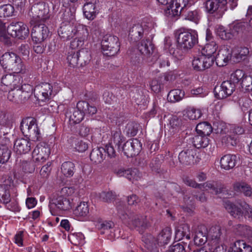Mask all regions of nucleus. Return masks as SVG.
<instances>
[{"label":"nucleus","mask_w":252,"mask_h":252,"mask_svg":"<svg viewBox=\"0 0 252 252\" xmlns=\"http://www.w3.org/2000/svg\"><path fill=\"white\" fill-rule=\"evenodd\" d=\"M90 28L86 25H73L70 23L62 24L58 30V34L63 40L72 39L70 47L72 49L81 48L90 39Z\"/></svg>","instance_id":"obj_1"},{"label":"nucleus","mask_w":252,"mask_h":252,"mask_svg":"<svg viewBox=\"0 0 252 252\" xmlns=\"http://www.w3.org/2000/svg\"><path fill=\"white\" fill-rule=\"evenodd\" d=\"M75 192L73 187H64L50 197L48 207L52 215L67 211L72 208V204L69 197Z\"/></svg>","instance_id":"obj_2"},{"label":"nucleus","mask_w":252,"mask_h":252,"mask_svg":"<svg viewBox=\"0 0 252 252\" xmlns=\"http://www.w3.org/2000/svg\"><path fill=\"white\" fill-rule=\"evenodd\" d=\"M171 236V230L169 228L163 229L158 236L157 240L151 234H146L142 237V241L146 248L145 252H159L157 245H162L168 243Z\"/></svg>","instance_id":"obj_3"},{"label":"nucleus","mask_w":252,"mask_h":252,"mask_svg":"<svg viewBox=\"0 0 252 252\" xmlns=\"http://www.w3.org/2000/svg\"><path fill=\"white\" fill-rule=\"evenodd\" d=\"M0 64L7 70L14 73L24 72L25 66L19 56L13 52H6L0 59Z\"/></svg>","instance_id":"obj_4"},{"label":"nucleus","mask_w":252,"mask_h":252,"mask_svg":"<svg viewBox=\"0 0 252 252\" xmlns=\"http://www.w3.org/2000/svg\"><path fill=\"white\" fill-rule=\"evenodd\" d=\"M223 206L233 217L240 219L244 216L252 220V207L246 202L234 204L229 200H225Z\"/></svg>","instance_id":"obj_5"},{"label":"nucleus","mask_w":252,"mask_h":252,"mask_svg":"<svg viewBox=\"0 0 252 252\" xmlns=\"http://www.w3.org/2000/svg\"><path fill=\"white\" fill-rule=\"evenodd\" d=\"M21 130L27 137H30L34 141H39L41 135L37 126L36 120L32 117H27L23 119L21 123Z\"/></svg>","instance_id":"obj_6"},{"label":"nucleus","mask_w":252,"mask_h":252,"mask_svg":"<svg viewBox=\"0 0 252 252\" xmlns=\"http://www.w3.org/2000/svg\"><path fill=\"white\" fill-rule=\"evenodd\" d=\"M178 47L187 52L198 43V35L195 32H184L176 35Z\"/></svg>","instance_id":"obj_7"},{"label":"nucleus","mask_w":252,"mask_h":252,"mask_svg":"<svg viewBox=\"0 0 252 252\" xmlns=\"http://www.w3.org/2000/svg\"><path fill=\"white\" fill-rule=\"evenodd\" d=\"M59 90L48 83H43L36 85L33 90L35 97L38 101H46L54 96Z\"/></svg>","instance_id":"obj_8"},{"label":"nucleus","mask_w":252,"mask_h":252,"mask_svg":"<svg viewBox=\"0 0 252 252\" xmlns=\"http://www.w3.org/2000/svg\"><path fill=\"white\" fill-rule=\"evenodd\" d=\"M103 53L108 56H115L119 51L120 44L117 36L105 35L101 41Z\"/></svg>","instance_id":"obj_9"},{"label":"nucleus","mask_w":252,"mask_h":252,"mask_svg":"<svg viewBox=\"0 0 252 252\" xmlns=\"http://www.w3.org/2000/svg\"><path fill=\"white\" fill-rule=\"evenodd\" d=\"M184 182L187 186L198 188L202 190L210 191L211 193L216 194L222 192L223 189V185L216 182H207L203 184H198L195 181L189 178L185 179Z\"/></svg>","instance_id":"obj_10"},{"label":"nucleus","mask_w":252,"mask_h":252,"mask_svg":"<svg viewBox=\"0 0 252 252\" xmlns=\"http://www.w3.org/2000/svg\"><path fill=\"white\" fill-rule=\"evenodd\" d=\"M7 32L11 36L19 39L25 38L29 34L27 26L21 22H12L7 27Z\"/></svg>","instance_id":"obj_11"},{"label":"nucleus","mask_w":252,"mask_h":252,"mask_svg":"<svg viewBox=\"0 0 252 252\" xmlns=\"http://www.w3.org/2000/svg\"><path fill=\"white\" fill-rule=\"evenodd\" d=\"M49 9L47 4L44 2L34 5L31 9L32 21L34 22L44 21L49 18Z\"/></svg>","instance_id":"obj_12"},{"label":"nucleus","mask_w":252,"mask_h":252,"mask_svg":"<svg viewBox=\"0 0 252 252\" xmlns=\"http://www.w3.org/2000/svg\"><path fill=\"white\" fill-rule=\"evenodd\" d=\"M214 57H207L201 53L193 58L192 65L194 70L203 71L210 68L214 64Z\"/></svg>","instance_id":"obj_13"},{"label":"nucleus","mask_w":252,"mask_h":252,"mask_svg":"<svg viewBox=\"0 0 252 252\" xmlns=\"http://www.w3.org/2000/svg\"><path fill=\"white\" fill-rule=\"evenodd\" d=\"M22 83L21 77L12 74H6L2 76L0 84V89L7 91L10 89L16 88Z\"/></svg>","instance_id":"obj_14"},{"label":"nucleus","mask_w":252,"mask_h":252,"mask_svg":"<svg viewBox=\"0 0 252 252\" xmlns=\"http://www.w3.org/2000/svg\"><path fill=\"white\" fill-rule=\"evenodd\" d=\"M50 154V148L45 143H41L36 145L32 153L33 160L36 162L42 163L49 157Z\"/></svg>","instance_id":"obj_15"},{"label":"nucleus","mask_w":252,"mask_h":252,"mask_svg":"<svg viewBox=\"0 0 252 252\" xmlns=\"http://www.w3.org/2000/svg\"><path fill=\"white\" fill-rule=\"evenodd\" d=\"M227 0H208L205 3V7L208 12H216L218 17H221L226 10L225 7Z\"/></svg>","instance_id":"obj_16"},{"label":"nucleus","mask_w":252,"mask_h":252,"mask_svg":"<svg viewBox=\"0 0 252 252\" xmlns=\"http://www.w3.org/2000/svg\"><path fill=\"white\" fill-rule=\"evenodd\" d=\"M49 34L47 26L43 24L35 25L33 26L31 33L32 41L35 44H40L46 40Z\"/></svg>","instance_id":"obj_17"},{"label":"nucleus","mask_w":252,"mask_h":252,"mask_svg":"<svg viewBox=\"0 0 252 252\" xmlns=\"http://www.w3.org/2000/svg\"><path fill=\"white\" fill-rule=\"evenodd\" d=\"M124 209V206L123 205H121L120 207H117L118 215L122 220L125 221V223H127L130 227L132 228L142 225L139 216L134 214L128 216L126 214H125Z\"/></svg>","instance_id":"obj_18"},{"label":"nucleus","mask_w":252,"mask_h":252,"mask_svg":"<svg viewBox=\"0 0 252 252\" xmlns=\"http://www.w3.org/2000/svg\"><path fill=\"white\" fill-rule=\"evenodd\" d=\"M236 88V86L229 80L223 81L218 92L215 89V94L216 97L219 99H223L231 95Z\"/></svg>","instance_id":"obj_19"},{"label":"nucleus","mask_w":252,"mask_h":252,"mask_svg":"<svg viewBox=\"0 0 252 252\" xmlns=\"http://www.w3.org/2000/svg\"><path fill=\"white\" fill-rule=\"evenodd\" d=\"M171 2L165 12L169 16L174 17L180 14L182 10L188 4V0H173Z\"/></svg>","instance_id":"obj_20"},{"label":"nucleus","mask_w":252,"mask_h":252,"mask_svg":"<svg viewBox=\"0 0 252 252\" xmlns=\"http://www.w3.org/2000/svg\"><path fill=\"white\" fill-rule=\"evenodd\" d=\"M232 56V50L226 46H221L216 57V64L219 66H223L227 64Z\"/></svg>","instance_id":"obj_21"},{"label":"nucleus","mask_w":252,"mask_h":252,"mask_svg":"<svg viewBox=\"0 0 252 252\" xmlns=\"http://www.w3.org/2000/svg\"><path fill=\"white\" fill-rule=\"evenodd\" d=\"M32 142L29 139L20 138L14 143V150L17 154H26L31 150Z\"/></svg>","instance_id":"obj_22"},{"label":"nucleus","mask_w":252,"mask_h":252,"mask_svg":"<svg viewBox=\"0 0 252 252\" xmlns=\"http://www.w3.org/2000/svg\"><path fill=\"white\" fill-rule=\"evenodd\" d=\"M237 161V158L235 155H225L220 160V166L221 169L228 170L235 167Z\"/></svg>","instance_id":"obj_23"},{"label":"nucleus","mask_w":252,"mask_h":252,"mask_svg":"<svg viewBox=\"0 0 252 252\" xmlns=\"http://www.w3.org/2000/svg\"><path fill=\"white\" fill-rule=\"evenodd\" d=\"M149 32V28L146 24H138L132 27L129 34L136 40L141 38L144 35H147Z\"/></svg>","instance_id":"obj_24"},{"label":"nucleus","mask_w":252,"mask_h":252,"mask_svg":"<svg viewBox=\"0 0 252 252\" xmlns=\"http://www.w3.org/2000/svg\"><path fill=\"white\" fill-rule=\"evenodd\" d=\"M196 150L194 149H189L181 152L179 155V160L184 164H190L193 162Z\"/></svg>","instance_id":"obj_25"},{"label":"nucleus","mask_w":252,"mask_h":252,"mask_svg":"<svg viewBox=\"0 0 252 252\" xmlns=\"http://www.w3.org/2000/svg\"><path fill=\"white\" fill-rule=\"evenodd\" d=\"M140 53L146 56H150L154 53V46L150 39H143L138 46Z\"/></svg>","instance_id":"obj_26"},{"label":"nucleus","mask_w":252,"mask_h":252,"mask_svg":"<svg viewBox=\"0 0 252 252\" xmlns=\"http://www.w3.org/2000/svg\"><path fill=\"white\" fill-rule=\"evenodd\" d=\"M226 127L227 129V132L229 133H227V135L222 139V142L226 144L230 143V141L232 139L230 133H233L236 134H242L244 132V129L241 126L228 125L226 126ZM230 144L233 145L232 142H231Z\"/></svg>","instance_id":"obj_27"},{"label":"nucleus","mask_w":252,"mask_h":252,"mask_svg":"<svg viewBox=\"0 0 252 252\" xmlns=\"http://www.w3.org/2000/svg\"><path fill=\"white\" fill-rule=\"evenodd\" d=\"M183 116L185 119L195 120L199 119L202 115L200 109L194 107H188L183 112Z\"/></svg>","instance_id":"obj_28"},{"label":"nucleus","mask_w":252,"mask_h":252,"mask_svg":"<svg viewBox=\"0 0 252 252\" xmlns=\"http://www.w3.org/2000/svg\"><path fill=\"white\" fill-rule=\"evenodd\" d=\"M233 189L238 193H243L245 196H251L252 194V188L247 183L242 181L236 182L233 184Z\"/></svg>","instance_id":"obj_29"},{"label":"nucleus","mask_w":252,"mask_h":252,"mask_svg":"<svg viewBox=\"0 0 252 252\" xmlns=\"http://www.w3.org/2000/svg\"><path fill=\"white\" fill-rule=\"evenodd\" d=\"M15 189L10 185L6 184L0 186V200L4 204H7L11 200L10 192Z\"/></svg>","instance_id":"obj_30"},{"label":"nucleus","mask_w":252,"mask_h":252,"mask_svg":"<svg viewBox=\"0 0 252 252\" xmlns=\"http://www.w3.org/2000/svg\"><path fill=\"white\" fill-rule=\"evenodd\" d=\"M228 252H252V248L243 241L239 240L231 245Z\"/></svg>","instance_id":"obj_31"},{"label":"nucleus","mask_w":252,"mask_h":252,"mask_svg":"<svg viewBox=\"0 0 252 252\" xmlns=\"http://www.w3.org/2000/svg\"><path fill=\"white\" fill-rule=\"evenodd\" d=\"M89 213V205L86 202H80L73 211L74 216L78 219L87 217Z\"/></svg>","instance_id":"obj_32"},{"label":"nucleus","mask_w":252,"mask_h":252,"mask_svg":"<svg viewBox=\"0 0 252 252\" xmlns=\"http://www.w3.org/2000/svg\"><path fill=\"white\" fill-rule=\"evenodd\" d=\"M189 227L186 224H184L178 226L175 231V239L179 241L182 240L184 237L187 239H189Z\"/></svg>","instance_id":"obj_33"},{"label":"nucleus","mask_w":252,"mask_h":252,"mask_svg":"<svg viewBox=\"0 0 252 252\" xmlns=\"http://www.w3.org/2000/svg\"><path fill=\"white\" fill-rule=\"evenodd\" d=\"M218 49L217 43L214 41H210L206 44L202 50V53L207 57H214V54Z\"/></svg>","instance_id":"obj_34"},{"label":"nucleus","mask_w":252,"mask_h":252,"mask_svg":"<svg viewBox=\"0 0 252 252\" xmlns=\"http://www.w3.org/2000/svg\"><path fill=\"white\" fill-rule=\"evenodd\" d=\"M125 140V137L122 134L121 132L120 131H116L112 133L109 143L114 145L115 148H117L118 150L120 151Z\"/></svg>","instance_id":"obj_35"},{"label":"nucleus","mask_w":252,"mask_h":252,"mask_svg":"<svg viewBox=\"0 0 252 252\" xmlns=\"http://www.w3.org/2000/svg\"><path fill=\"white\" fill-rule=\"evenodd\" d=\"M83 13L88 19H94L96 14L95 4L93 2H87L84 5Z\"/></svg>","instance_id":"obj_36"},{"label":"nucleus","mask_w":252,"mask_h":252,"mask_svg":"<svg viewBox=\"0 0 252 252\" xmlns=\"http://www.w3.org/2000/svg\"><path fill=\"white\" fill-rule=\"evenodd\" d=\"M216 33L223 40H228L233 38L229 27L226 29L222 26H218L216 29Z\"/></svg>","instance_id":"obj_37"},{"label":"nucleus","mask_w":252,"mask_h":252,"mask_svg":"<svg viewBox=\"0 0 252 252\" xmlns=\"http://www.w3.org/2000/svg\"><path fill=\"white\" fill-rule=\"evenodd\" d=\"M249 53V49L245 47H236L232 50V56L237 62L244 59Z\"/></svg>","instance_id":"obj_38"},{"label":"nucleus","mask_w":252,"mask_h":252,"mask_svg":"<svg viewBox=\"0 0 252 252\" xmlns=\"http://www.w3.org/2000/svg\"><path fill=\"white\" fill-rule=\"evenodd\" d=\"M192 143L196 148H205L209 145V139L206 136L198 134L193 138Z\"/></svg>","instance_id":"obj_39"},{"label":"nucleus","mask_w":252,"mask_h":252,"mask_svg":"<svg viewBox=\"0 0 252 252\" xmlns=\"http://www.w3.org/2000/svg\"><path fill=\"white\" fill-rule=\"evenodd\" d=\"M164 48L168 51L169 53L176 58L177 59H181L183 55L179 50H175L172 46L171 40L169 37H165L164 41Z\"/></svg>","instance_id":"obj_40"},{"label":"nucleus","mask_w":252,"mask_h":252,"mask_svg":"<svg viewBox=\"0 0 252 252\" xmlns=\"http://www.w3.org/2000/svg\"><path fill=\"white\" fill-rule=\"evenodd\" d=\"M20 93V102L28 99L33 92L32 87L29 84L21 85Z\"/></svg>","instance_id":"obj_41"},{"label":"nucleus","mask_w":252,"mask_h":252,"mask_svg":"<svg viewBox=\"0 0 252 252\" xmlns=\"http://www.w3.org/2000/svg\"><path fill=\"white\" fill-rule=\"evenodd\" d=\"M196 130L197 134L207 136L212 132V127L208 123L202 122L197 125Z\"/></svg>","instance_id":"obj_42"},{"label":"nucleus","mask_w":252,"mask_h":252,"mask_svg":"<svg viewBox=\"0 0 252 252\" xmlns=\"http://www.w3.org/2000/svg\"><path fill=\"white\" fill-rule=\"evenodd\" d=\"M68 239L75 246H82L85 243V238L82 233H73L68 235Z\"/></svg>","instance_id":"obj_43"},{"label":"nucleus","mask_w":252,"mask_h":252,"mask_svg":"<svg viewBox=\"0 0 252 252\" xmlns=\"http://www.w3.org/2000/svg\"><path fill=\"white\" fill-rule=\"evenodd\" d=\"M104 148L94 149L90 154V159L94 163H100L103 160Z\"/></svg>","instance_id":"obj_44"},{"label":"nucleus","mask_w":252,"mask_h":252,"mask_svg":"<svg viewBox=\"0 0 252 252\" xmlns=\"http://www.w3.org/2000/svg\"><path fill=\"white\" fill-rule=\"evenodd\" d=\"M74 167L73 163L70 161L64 162L61 166V172L64 176L70 177L74 174Z\"/></svg>","instance_id":"obj_45"},{"label":"nucleus","mask_w":252,"mask_h":252,"mask_svg":"<svg viewBox=\"0 0 252 252\" xmlns=\"http://www.w3.org/2000/svg\"><path fill=\"white\" fill-rule=\"evenodd\" d=\"M184 92L180 89L171 90L168 94L167 99L172 102L179 101L182 99Z\"/></svg>","instance_id":"obj_46"},{"label":"nucleus","mask_w":252,"mask_h":252,"mask_svg":"<svg viewBox=\"0 0 252 252\" xmlns=\"http://www.w3.org/2000/svg\"><path fill=\"white\" fill-rule=\"evenodd\" d=\"M21 85L16 88L10 89L8 91L7 99L14 103L20 102V93Z\"/></svg>","instance_id":"obj_47"},{"label":"nucleus","mask_w":252,"mask_h":252,"mask_svg":"<svg viewBox=\"0 0 252 252\" xmlns=\"http://www.w3.org/2000/svg\"><path fill=\"white\" fill-rule=\"evenodd\" d=\"M11 155L10 150L5 145H0V163L4 164L8 161Z\"/></svg>","instance_id":"obj_48"},{"label":"nucleus","mask_w":252,"mask_h":252,"mask_svg":"<svg viewBox=\"0 0 252 252\" xmlns=\"http://www.w3.org/2000/svg\"><path fill=\"white\" fill-rule=\"evenodd\" d=\"M77 53L79 54L80 65L83 66L86 64L90 60V53L86 49H82Z\"/></svg>","instance_id":"obj_49"},{"label":"nucleus","mask_w":252,"mask_h":252,"mask_svg":"<svg viewBox=\"0 0 252 252\" xmlns=\"http://www.w3.org/2000/svg\"><path fill=\"white\" fill-rule=\"evenodd\" d=\"M141 174L139 170L136 168L126 170V178L132 182L134 181L138 180L141 178Z\"/></svg>","instance_id":"obj_50"},{"label":"nucleus","mask_w":252,"mask_h":252,"mask_svg":"<svg viewBox=\"0 0 252 252\" xmlns=\"http://www.w3.org/2000/svg\"><path fill=\"white\" fill-rule=\"evenodd\" d=\"M221 234L220 228L219 226H215L210 228L208 236L211 237L214 243H218Z\"/></svg>","instance_id":"obj_51"},{"label":"nucleus","mask_w":252,"mask_h":252,"mask_svg":"<svg viewBox=\"0 0 252 252\" xmlns=\"http://www.w3.org/2000/svg\"><path fill=\"white\" fill-rule=\"evenodd\" d=\"M79 54L74 51H71L69 52L67 57V62L69 65L73 67L77 66L79 63V59L78 58Z\"/></svg>","instance_id":"obj_52"},{"label":"nucleus","mask_w":252,"mask_h":252,"mask_svg":"<svg viewBox=\"0 0 252 252\" xmlns=\"http://www.w3.org/2000/svg\"><path fill=\"white\" fill-rule=\"evenodd\" d=\"M14 11V8L10 4H5L0 6V17H6L11 16Z\"/></svg>","instance_id":"obj_53"},{"label":"nucleus","mask_w":252,"mask_h":252,"mask_svg":"<svg viewBox=\"0 0 252 252\" xmlns=\"http://www.w3.org/2000/svg\"><path fill=\"white\" fill-rule=\"evenodd\" d=\"M244 75L245 73L243 70L240 69L236 70L231 74L229 80L234 83L236 86V84L239 82H240V83H241Z\"/></svg>","instance_id":"obj_54"},{"label":"nucleus","mask_w":252,"mask_h":252,"mask_svg":"<svg viewBox=\"0 0 252 252\" xmlns=\"http://www.w3.org/2000/svg\"><path fill=\"white\" fill-rule=\"evenodd\" d=\"M241 85L246 91H252V77L245 74L242 80Z\"/></svg>","instance_id":"obj_55"},{"label":"nucleus","mask_w":252,"mask_h":252,"mask_svg":"<svg viewBox=\"0 0 252 252\" xmlns=\"http://www.w3.org/2000/svg\"><path fill=\"white\" fill-rule=\"evenodd\" d=\"M238 103L244 112L248 111L252 106V100L247 97L240 98Z\"/></svg>","instance_id":"obj_56"},{"label":"nucleus","mask_w":252,"mask_h":252,"mask_svg":"<svg viewBox=\"0 0 252 252\" xmlns=\"http://www.w3.org/2000/svg\"><path fill=\"white\" fill-rule=\"evenodd\" d=\"M127 146H131V148L133 150L134 156L137 155L139 153L142 147V144L137 139H133L127 141Z\"/></svg>","instance_id":"obj_57"},{"label":"nucleus","mask_w":252,"mask_h":252,"mask_svg":"<svg viewBox=\"0 0 252 252\" xmlns=\"http://www.w3.org/2000/svg\"><path fill=\"white\" fill-rule=\"evenodd\" d=\"M138 126L134 122L128 123L126 127V131L129 136H135L137 132Z\"/></svg>","instance_id":"obj_58"},{"label":"nucleus","mask_w":252,"mask_h":252,"mask_svg":"<svg viewBox=\"0 0 252 252\" xmlns=\"http://www.w3.org/2000/svg\"><path fill=\"white\" fill-rule=\"evenodd\" d=\"M84 116V113L76 110L73 112L72 115L70 116V121L72 122V123L78 124L83 119Z\"/></svg>","instance_id":"obj_59"},{"label":"nucleus","mask_w":252,"mask_h":252,"mask_svg":"<svg viewBox=\"0 0 252 252\" xmlns=\"http://www.w3.org/2000/svg\"><path fill=\"white\" fill-rule=\"evenodd\" d=\"M207 240V234L202 231L198 232L194 237V241L199 245L204 244Z\"/></svg>","instance_id":"obj_60"},{"label":"nucleus","mask_w":252,"mask_h":252,"mask_svg":"<svg viewBox=\"0 0 252 252\" xmlns=\"http://www.w3.org/2000/svg\"><path fill=\"white\" fill-rule=\"evenodd\" d=\"M235 229L238 234L240 235H248L250 234L251 229L247 225L238 224L235 226Z\"/></svg>","instance_id":"obj_61"},{"label":"nucleus","mask_w":252,"mask_h":252,"mask_svg":"<svg viewBox=\"0 0 252 252\" xmlns=\"http://www.w3.org/2000/svg\"><path fill=\"white\" fill-rule=\"evenodd\" d=\"M23 171L26 173H32L34 172L35 167L32 162L27 161H23L21 165Z\"/></svg>","instance_id":"obj_62"},{"label":"nucleus","mask_w":252,"mask_h":252,"mask_svg":"<svg viewBox=\"0 0 252 252\" xmlns=\"http://www.w3.org/2000/svg\"><path fill=\"white\" fill-rule=\"evenodd\" d=\"M191 94L193 96L203 97L208 94V91L202 87H198L192 89L190 91Z\"/></svg>","instance_id":"obj_63"},{"label":"nucleus","mask_w":252,"mask_h":252,"mask_svg":"<svg viewBox=\"0 0 252 252\" xmlns=\"http://www.w3.org/2000/svg\"><path fill=\"white\" fill-rule=\"evenodd\" d=\"M150 86L153 92L158 93L161 90V84L160 81L157 79H153L150 82Z\"/></svg>","instance_id":"obj_64"}]
</instances>
